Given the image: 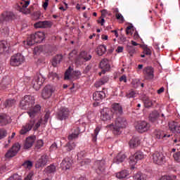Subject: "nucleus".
<instances>
[{
  "mask_svg": "<svg viewBox=\"0 0 180 180\" xmlns=\"http://www.w3.org/2000/svg\"><path fill=\"white\" fill-rule=\"evenodd\" d=\"M98 56H103L106 53V46L100 45L96 49Z\"/></svg>",
  "mask_w": 180,
  "mask_h": 180,
  "instance_id": "obj_35",
  "label": "nucleus"
},
{
  "mask_svg": "<svg viewBox=\"0 0 180 180\" xmlns=\"http://www.w3.org/2000/svg\"><path fill=\"white\" fill-rule=\"evenodd\" d=\"M72 68L70 66L65 72L64 79H70V76L71 75V72H72Z\"/></svg>",
  "mask_w": 180,
  "mask_h": 180,
  "instance_id": "obj_44",
  "label": "nucleus"
},
{
  "mask_svg": "<svg viewBox=\"0 0 180 180\" xmlns=\"http://www.w3.org/2000/svg\"><path fill=\"white\" fill-rule=\"evenodd\" d=\"M92 68L91 65H88L85 69L83 71V74H88L89 71H91V69Z\"/></svg>",
  "mask_w": 180,
  "mask_h": 180,
  "instance_id": "obj_58",
  "label": "nucleus"
},
{
  "mask_svg": "<svg viewBox=\"0 0 180 180\" xmlns=\"http://www.w3.org/2000/svg\"><path fill=\"white\" fill-rule=\"evenodd\" d=\"M70 117V110L66 107H60L56 112L58 120H67Z\"/></svg>",
  "mask_w": 180,
  "mask_h": 180,
  "instance_id": "obj_4",
  "label": "nucleus"
},
{
  "mask_svg": "<svg viewBox=\"0 0 180 180\" xmlns=\"http://www.w3.org/2000/svg\"><path fill=\"white\" fill-rule=\"evenodd\" d=\"M44 39V32H35V34H31L30 37L27 38V46H33L36 43H41Z\"/></svg>",
  "mask_w": 180,
  "mask_h": 180,
  "instance_id": "obj_2",
  "label": "nucleus"
},
{
  "mask_svg": "<svg viewBox=\"0 0 180 180\" xmlns=\"http://www.w3.org/2000/svg\"><path fill=\"white\" fill-rule=\"evenodd\" d=\"M41 109V106L40 105H36L32 110H30L27 113L31 117V119H33L36 117V115L39 112V111Z\"/></svg>",
  "mask_w": 180,
  "mask_h": 180,
  "instance_id": "obj_25",
  "label": "nucleus"
},
{
  "mask_svg": "<svg viewBox=\"0 0 180 180\" xmlns=\"http://www.w3.org/2000/svg\"><path fill=\"white\" fill-rule=\"evenodd\" d=\"M8 134L6 129H0V140L2 139H5V136Z\"/></svg>",
  "mask_w": 180,
  "mask_h": 180,
  "instance_id": "obj_51",
  "label": "nucleus"
},
{
  "mask_svg": "<svg viewBox=\"0 0 180 180\" xmlns=\"http://www.w3.org/2000/svg\"><path fill=\"white\" fill-rule=\"evenodd\" d=\"M16 19V15L11 11H5L1 13V22H11Z\"/></svg>",
  "mask_w": 180,
  "mask_h": 180,
  "instance_id": "obj_12",
  "label": "nucleus"
},
{
  "mask_svg": "<svg viewBox=\"0 0 180 180\" xmlns=\"http://www.w3.org/2000/svg\"><path fill=\"white\" fill-rule=\"evenodd\" d=\"M176 124H178L177 122H172L169 123V129L171 131H174L175 130V127H176Z\"/></svg>",
  "mask_w": 180,
  "mask_h": 180,
  "instance_id": "obj_49",
  "label": "nucleus"
},
{
  "mask_svg": "<svg viewBox=\"0 0 180 180\" xmlns=\"http://www.w3.org/2000/svg\"><path fill=\"white\" fill-rule=\"evenodd\" d=\"M100 68L102 70V73L105 74L106 71L110 70V65L109 64V60L104 58L103 59L99 64Z\"/></svg>",
  "mask_w": 180,
  "mask_h": 180,
  "instance_id": "obj_16",
  "label": "nucleus"
},
{
  "mask_svg": "<svg viewBox=\"0 0 180 180\" xmlns=\"http://www.w3.org/2000/svg\"><path fill=\"white\" fill-rule=\"evenodd\" d=\"M165 137H171V135L169 134H163V135H161L160 134H157V139H165Z\"/></svg>",
  "mask_w": 180,
  "mask_h": 180,
  "instance_id": "obj_61",
  "label": "nucleus"
},
{
  "mask_svg": "<svg viewBox=\"0 0 180 180\" xmlns=\"http://www.w3.org/2000/svg\"><path fill=\"white\" fill-rule=\"evenodd\" d=\"M16 155L14 154L13 151L11 149H9L5 155L6 158H13Z\"/></svg>",
  "mask_w": 180,
  "mask_h": 180,
  "instance_id": "obj_47",
  "label": "nucleus"
},
{
  "mask_svg": "<svg viewBox=\"0 0 180 180\" xmlns=\"http://www.w3.org/2000/svg\"><path fill=\"white\" fill-rule=\"evenodd\" d=\"M114 134H120L123 129L127 127V120L122 116H118L115 120V123L112 124Z\"/></svg>",
  "mask_w": 180,
  "mask_h": 180,
  "instance_id": "obj_1",
  "label": "nucleus"
},
{
  "mask_svg": "<svg viewBox=\"0 0 180 180\" xmlns=\"http://www.w3.org/2000/svg\"><path fill=\"white\" fill-rule=\"evenodd\" d=\"M133 27V25H129L127 28H126V34H130L131 33V28Z\"/></svg>",
  "mask_w": 180,
  "mask_h": 180,
  "instance_id": "obj_62",
  "label": "nucleus"
},
{
  "mask_svg": "<svg viewBox=\"0 0 180 180\" xmlns=\"http://www.w3.org/2000/svg\"><path fill=\"white\" fill-rule=\"evenodd\" d=\"M25 62V56L20 53H16L11 56L10 60V64L12 67H19Z\"/></svg>",
  "mask_w": 180,
  "mask_h": 180,
  "instance_id": "obj_5",
  "label": "nucleus"
},
{
  "mask_svg": "<svg viewBox=\"0 0 180 180\" xmlns=\"http://www.w3.org/2000/svg\"><path fill=\"white\" fill-rule=\"evenodd\" d=\"M127 51L129 53V56L133 57V55L136 53V48L133 45L127 46Z\"/></svg>",
  "mask_w": 180,
  "mask_h": 180,
  "instance_id": "obj_42",
  "label": "nucleus"
},
{
  "mask_svg": "<svg viewBox=\"0 0 180 180\" xmlns=\"http://www.w3.org/2000/svg\"><path fill=\"white\" fill-rule=\"evenodd\" d=\"M142 101L143 102V105H144L145 108L148 109V108H151V106H153V101H151V100H150V98H148L147 96L143 97Z\"/></svg>",
  "mask_w": 180,
  "mask_h": 180,
  "instance_id": "obj_34",
  "label": "nucleus"
},
{
  "mask_svg": "<svg viewBox=\"0 0 180 180\" xmlns=\"http://www.w3.org/2000/svg\"><path fill=\"white\" fill-rule=\"evenodd\" d=\"M34 120H30L25 126L22 127L21 130L20 131V134L23 135L26 134L27 131H30L32 129H33V126H34Z\"/></svg>",
  "mask_w": 180,
  "mask_h": 180,
  "instance_id": "obj_20",
  "label": "nucleus"
},
{
  "mask_svg": "<svg viewBox=\"0 0 180 180\" xmlns=\"http://www.w3.org/2000/svg\"><path fill=\"white\" fill-rule=\"evenodd\" d=\"M135 96H136V92H134V91H129L126 94V98H127L128 99H131V98H134Z\"/></svg>",
  "mask_w": 180,
  "mask_h": 180,
  "instance_id": "obj_50",
  "label": "nucleus"
},
{
  "mask_svg": "<svg viewBox=\"0 0 180 180\" xmlns=\"http://www.w3.org/2000/svg\"><path fill=\"white\" fill-rule=\"evenodd\" d=\"M11 122V116L5 113L0 114V126H6V124H9Z\"/></svg>",
  "mask_w": 180,
  "mask_h": 180,
  "instance_id": "obj_18",
  "label": "nucleus"
},
{
  "mask_svg": "<svg viewBox=\"0 0 180 180\" xmlns=\"http://www.w3.org/2000/svg\"><path fill=\"white\" fill-rule=\"evenodd\" d=\"M9 46L8 45V42L6 41H0V54H4L6 51H8V48Z\"/></svg>",
  "mask_w": 180,
  "mask_h": 180,
  "instance_id": "obj_30",
  "label": "nucleus"
},
{
  "mask_svg": "<svg viewBox=\"0 0 180 180\" xmlns=\"http://www.w3.org/2000/svg\"><path fill=\"white\" fill-rule=\"evenodd\" d=\"M34 141H36V136H28L24 143L25 150L32 148V147H33V144H34Z\"/></svg>",
  "mask_w": 180,
  "mask_h": 180,
  "instance_id": "obj_17",
  "label": "nucleus"
},
{
  "mask_svg": "<svg viewBox=\"0 0 180 180\" xmlns=\"http://www.w3.org/2000/svg\"><path fill=\"white\" fill-rule=\"evenodd\" d=\"M135 129L139 131V133H145V131H148L150 129V124L146 121H141L138 122L135 126Z\"/></svg>",
  "mask_w": 180,
  "mask_h": 180,
  "instance_id": "obj_13",
  "label": "nucleus"
},
{
  "mask_svg": "<svg viewBox=\"0 0 180 180\" xmlns=\"http://www.w3.org/2000/svg\"><path fill=\"white\" fill-rule=\"evenodd\" d=\"M112 119H113V111L110 108H103L101 111V120L103 122H109Z\"/></svg>",
  "mask_w": 180,
  "mask_h": 180,
  "instance_id": "obj_7",
  "label": "nucleus"
},
{
  "mask_svg": "<svg viewBox=\"0 0 180 180\" xmlns=\"http://www.w3.org/2000/svg\"><path fill=\"white\" fill-rule=\"evenodd\" d=\"M153 161L158 165H164L165 164V156L162 153L155 152L153 154Z\"/></svg>",
  "mask_w": 180,
  "mask_h": 180,
  "instance_id": "obj_10",
  "label": "nucleus"
},
{
  "mask_svg": "<svg viewBox=\"0 0 180 180\" xmlns=\"http://www.w3.org/2000/svg\"><path fill=\"white\" fill-rule=\"evenodd\" d=\"M120 82H127V77L126 75H122L120 77Z\"/></svg>",
  "mask_w": 180,
  "mask_h": 180,
  "instance_id": "obj_64",
  "label": "nucleus"
},
{
  "mask_svg": "<svg viewBox=\"0 0 180 180\" xmlns=\"http://www.w3.org/2000/svg\"><path fill=\"white\" fill-rule=\"evenodd\" d=\"M126 155L119 153L115 158H114L113 161L115 164H120V162H123L124 160H126Z\"/></svg>",
  "mask_w": 180,
  "mask_h": 180,
  "instance_id": "obj_31",
  "label": "nucleus"
},
{
  "mask_svg": "<svg viewBox=\"0 0 180 180\" xmlns=\"http://www.w3.org/2000/svg\"><path fill=\"white\" fill-rule=\"evenodd\" d=\"M143 74L146 79H153L154 78V70L152 67H146L143 69Z\"/></svg>",
  "mask_w": 180,
  "mask_h": 180,
  "instance_id": "obj_21",
  "label": "nucleus"
},
{
  "mask_svg": "<svg viewBox=\"0 0 180 180\" xmlns=\"http://www.w3.org/2000/svg\"><path fill=\"white\" fill-rule=\"evenodd\" d=\"M80 131L79 127L73 128L72 129V133L68 136L69 141H72V140H75V139H78Z\"/></svg>",
  "mask_w": 180,
  "mask_h": 180,
  "instance_id": "obj_22",
  "label": "nucleus"
},
{
  "mask_svg": "<svg viewBox=\"0 0 180 180\" xmlns=\"http://www.w3.org/2000/svg\"><path fill=\"white\" fill-rule=\"evenodd\" d=\"M115 18L118 20H121V23H123L124 22V18L120 13H116L115 14Z\"/></svg>",
  "mask_w": 180,
  "mask_h": 180,
  "instance_id": "obj_52",
  "label": "nucleus"
},
{
  "mask_svg": "<svg viewBox=\"0 0 180 180\" xmlns=\"http://www.w3.org/2000/svg\"><path fill=\"white\" fill-rule=\"evenodd\" d=\"M34 105V98L30 95H26L20 102V108L26 110Z\"/></svg>",
  "mask_w": 180,
  "mask_h": 180,
  "instance_id": "obj_3",
  "label": "nucleus"
},
{
  "mask_svg": "<svg viewBox=\"0 0 180 180\" xmlns=\"http://www.w3.org/2000/svg\"><path fill=\"white\" fill-rule=\"evenodd\" d=\"M56 91V88L51 84L44 86L41 91L42 99H50L53 94Z\"/></svg>",
  "mask_w": 180,
  "mask_h": 180,
  "instance_id": "obj_6",
  "label": "nucleus"
},
{
  "mask_svg": "<svg viewBox=\"0 0 180 180\" xmlns=\"http://www.w3.org/2000/svg\"><path fill=\"white\" fill-rule=\"evenodd\" d=\"M106 98V94L103 91H96L93 94L94 101H102Z\"/></svg>",
  "mask_w": 180,
  "mask_h": 180,
  "instance_id": "obj_23",
  "label": "nucleus"
},
{
  "mask_svg": "<svg viewBox=\"0 0 180 180\" xmlns=\"http://www.w3.org/2000/svg\"><path fill=\"white\" fill-rule=\"evenodd\" d=\"M49 162V156L47 155H43L41 158L36 162L35 168H43L46 167Z\"/></svg>",
  "mask_w": 180,
  "mask_h": 180,
  "instance_id": "obj_15",
  "label": "nucleus"
},
{
  "mask_svg": "<svg viewBox=\"0 0 180 180\" xmlns=\"http://www.w3.org/2000/svg\"><path fill=\"white\" fill-rule=\"evenodd\" d=\"M160 180H174V177L171 176H162V178L160 179Z\"/></svg>",
  "mask_w": 180,
  "mask_h": 180,
  "instance_id": "obj_59",
  "label": "nucleus"
},
{
  "mask_svg": "<svg viewBox=\"0 0 180 180\" xmlns=\"http://www.w3.org/2000/svg\"><path fill=\"white\" fill-rule=\"evenodd\" d=\"M143 54H145L146 56H151V49H150V48H146V49H143Z\"/></svg>",
  "mask_w": 180,
  "mask_h": 180,
  "instance_id": "obj_57",
  "label": "nucleus"
},
{
  "mask_svg": "<svg viewBox=\"0 0 180 180\" xmlns=\"http://www.w3.org/2000/svg\"><path fill=\"white\" fill-rule=\"evenodd\" d=\"M22 167L24 168H28V169H30L33 167V162L30 160H26L24 163H22Z\"/></svg>",
  "mask_w": 180,
  "mask_h": 180,
  "instance_id": "obj_45",
  "label": "nucleus"
},
{
  "mask_svg": "<svg viewBox=\"0 0 180 180\" xmlns=\"http://www.w3.org/2000/svg\"><path fill=\"white\" fill-rule=\"evenodd\" d=\"M99 131H101V127H96L94 134H91L92 136V141L96 143L98 137V134H99Z\"/></svg>",
  "mask_w": 180,
  "mask_h": 180,
  "instance_id": "obj_40",
  "label": "nucleus"
},
{
  "mask_svg": "<svg viewBox=\"0 0 180 180\" xmlns=\"http://www.w3.org/2000/svg\"><path fill=\"white\" fill-rule=\"evenodd\" d=\"M144 159V153L141 151H137L134 155L129 158V164L131 166V169H134V165L137 164V161H140Z\"/></svg>",
  "mask_w": 180,
  "mask_h": 180,
  "instance_id": "obj_8",
  "label": "nucleus"
},
{
  "mask_svg": "<svg viewBox=\"0 0 180 180\" xmlns=\"http://www.w3.org/2000/svg\"><path fill=\"white\" fill-rule=\"evenodd\" d=\"M49 78H52V79H54V78H58V75L54 72H51L49 74Z\"/></svg>",
  "mask_w": 180,
  "mask_h": 180,
  "instance_id": "obj_54",
  "label": "nucleus"
},
{
  "mask_svg": "<svg viewBox=\"0 0 180 180\" xmlns=\"http://www.w3.org/2000/svg\"><path fill=\"white\" fill-rule=\"evenodd\" d=\"M41 124V120H39L34 125L33 130L34 131H36L39 127H40V125Z\"/></svg>",
  "mask_w": 180,
  "mask_h": 180,
  "instance_id": "obj_56",
  "label": "nucleus"
},
{
  "mask_svg": "<svg viewBox=\"0 0 180 180\" xmlns=\"http://www.w3.org/2000/svg\"><path fill=\"white\" fill-rule=\"evenodd\" d=\"M71 159H70V158H65L60 163L62 169L65 170L70 169V168H71Z\"/></svg>",
  "mask_w": 180,
  "mask_h": 180,
  "instance_id": "obj_26",
  "label": "nucleus"
},
{
  "mask_svg": "<svg viewBox=\"0 0 180 180\" xmlns=\"http://www.w3.org/2000/svg\"><path fill=\"white\" fill-rule=\"evenodd\" d=\"M11 82V80L9 77H4L1 83V89H6V88H9Z\"/></svg>",
  "mask_w": 180,
  "mask_h": 180,
  "instance_id": "obj_28",
  "label": "nucleus"
},
{
  "mask_svg": "<svg viewBox=\"0 0 180 180\" xmlns=\"http://www.w3.org/2000/svg\"><path fill=\"white\" fill-rule=\"evenodd\" d=\"M149 121L151 123H155V122H158V119H160V112L157 110L152 111L148 116Z\"/></svg>",
  "mask_w": 180,
  "mask_h": 180,
  "instance_id": "obj_24",
  "label": "nucleus"
},
{
  "mask_svg": "<svg viewBox=\"0 0 180 180\" xmlns=\"http://www.w3.org/2000/svg\"><path fill=\"white\" fill-rule=\"evenodd\" d=\"M173 133H174V134H180V124H179L178 123L176 125V127L174 128Z\"/></svg>",
  "mask_w": 180,
  "mask_h": 180,
  "instance_id": "obj_53",
  "label": "nucleus"
},
{
  "mask_svg": "<svg viewBox=\"0 0 180 180\" xmlns=\"http://www.w3.org/2000/svg\"><path fill=\"white\" fill-rule=\"evenodd\" d=\"M140 143V138L134 136L129 142V147L130 148H136V147H139Z\"/></svg>",
  "mask_w": 180,
  "mask_h": 180,
  "instance_id": "obj_27",
  "label": "nucleus"
},
{
  "mask_svg": "<svg viewBox=\"0 0 180 180\" xmlns=\"http://www.w3.org/2000/svg\"><path fill=\"white\" fill-rule=\"evenodd\" d=\"M53 26V22L50 20L39 21L34 24L35 29H50Z\"/></svg>",
  "mask_w": 180,
  "mask_h": 180,
  "instance_id": "obj_11",
  "label": "nucleus"
},
{
  "mask_svg": "<svg viewBox=\"0 0 180 180\" xmlns=\"http://www.w3.org/2000/svg\"><path fill=\"white\" fill-rule=\"evenodd\" d=\"M80 57L81 58H83V60H85V61H89L91 58H92V56L89 54L86 51H84L80 53Z\"/></svg>",
  "mask_w": 180,
  "mask_h": 180,
  "instance_id": "obj_39",
  "label": "nucleus"
},
{
  "mask_svg": "<svg viewBox=\"0 0 180 180\" xmlns=\"http://www.w3.org/2000/svg\"><path fill=\"white\" fill-rule=\"evenodd\" d=\"M102 85H104V84L102 83V82L101 80L96 82V83L94 84V86L96 88H101V86H102Z\"/></svg>",
  "mask_w": 180,
  "mask_h": 180,
  "instance_id": "obj_60",
  "label": "nucleus"
},
{
  "mask_svg": "<svg viewBox=\"0 0 180 180\" xmlns=\"http://www.w3.org/2000/svg\"><path fill=\"white\" fill-rule=\"evenodd\" d=\"M129 175H130V174L127 170H122L116 174V176L118 178V179H123L124 178H127Z\"/></svg>",
  "mask_w": 180,
  "mask_h": 180,
  "instance_id": "obj_32",
  "label": "nucleus"
},
{
  "mask_svg": "<svg viewBox=\"0 0 180 180\" xmlns=\"http://www.w3.org/2000/svg\"><path fill=\"white\" fill-rule=\"evenodd\" d=\"M7 180H22V176L18 174H14L10 176Z\"/></svg>",
  "mask_w": 180,
  "mask_h": 180,
  "instance_id": "obj_46",
  "label": "nucleus"
},
{
  "mask_svg": "<svg viewBox=\"0 0 180 180\" xmlns=\"http://www.w3.org/2000/svg\"><path fill=\"white\" fill-rule=\"evenodd\" d=\"M112 115H117L118 116H122L123 115V107L119 103H114L112 105Z\"/></svg>",
  "mask_w": 180,
  "mask_h": 180,
  "instance_id": "obj_19",
  "label": "nucleus"
},
{
  "mask_svg": "<svg viewBox=\"0 0 180 180\" xmlns=\"http://www.w3.org/2000/svg\"><path fill=\"white\" fill-rule=\"evenodd\" d=\"M63 60V55H56L55 56L52 60L51 64L53 67H57L60 63Z\"/></svg>",
  "mask_w": 180,
  "mask_h": 180,
  "instance_id": "obj_29",
  "label": "nucleus"
},
{
  "mask_svg": "<svg viewBox=\"0 0 180 180\" xmlns=\"http://www.w3.org/2000/svg\"><path fill=\"white\" fill-rule=\"evenodd\" d=\"M94 165L96 167V172L98 175H102L105 173V160L96 161Z\"/></svg>",
  "mask_w": 180,
  "mask_h": 180,
  "instance_id": "obj_14",
  "label": "nucleus"
},
{
  "mask_svg": "<svg viewBox=\"0 0 180 180\" xmlns=\"http://www.w3.org/2000/svg\"><path fill=\"white\" fill-rule=\"evenodd\" d=\"M100 81L105 85V84H107V82H109V77L108 76H104L100 79Z\"/></svg>",
  "mask_w": 180,
  "mask_h": 180,
  "instance_id": "obj_55",
  "label": "nucleus"
},
{
  "mask_svg": "<svg viewBox=\"0 0 180 180\" xmlns=\"http://www.w3.org/2000/svg\"><path fill=\"white\" fill-rule=\"evenodd\" d=\"M46 79L41 75V74H38L34 77V80L32 81L33 88L35 91H39L41 88V85L44 84Z\"/></svg>",
  "mask_w": 180,
  "mask_h": 180,
  "instance_id": "obj_9",
  "label": "nucleus"
},
{
  "mask_svg": "<svg viewBox=\"0 0 180 180\" xmlns=\"http://www.w3.org/2000/svg\"><path fill=\"white\" fill-rule=\"evenodd\" d=\"M15 103H16V100H15V98H10V99L6 100L4 105L5 108H12V106H15Z\"/></svg>",
  "mask_w": 180,
  "mask_h": 180,
  "instance_id": "obj_33",
  "label": "nucleus"
},
{
  "mask_svg": "<svg viewBox=\"0 0 180 180\" xmlns=\"http://www.w3.org/2000/svg\"><path fill=\"white\" fill-rule=\"evenodd\" d=\"M11 150H12L13 153H14V154L16 155V154H18V153H19V150H20V144H14L11 148Z\"/></svg>",
  "mask_w": 180,
  "mask_h": 180,
  "instance_id": "obj_43",
  "label": "nucleus"
},
{
  "mask_svg": "<svg viewBox=\"0 0 180 180\" xmlns=\"http://www.w3.org/2000/svg\"><path fill=\"white\" fill-rule=\"evenodd\" d=\"M23 2H25L24 4H22V7L20 8V11L22 12V13H30V11L26 9L29 5H30V1H25L22 0Z\"/></svg>",
  "mask_w": 180,
  "mask_h": 180,
  "instance_id": "obj_36",
  "label": "nucleus"
},
{
  "mask_svg": "<svg viewBox=\"0 0 180 180\" xmlns=\"http://www.w3.org/2000/svg\"><path fill=\"white\" fill-rule=\"evenodd\" d=\"M134 180H146V174L139 172L136 174L134 175Z\"/></svg>",
  "mask_w": 180,
  "mask_h": 180,
  "instance_id": "obj_41",
  "label": "nucleus"
},
{
  "mask_svg": "<svg viewBox=\"0 0 180 180\" xmlns=\"http://www.w3.org/2000/svg\"><path fill=\"white\" fill-rule=\"evenodd\" d=\"M44 145V142H43V140L41 139L38 140L35 145L36 150H40V148L42 147Z\"/></svg>",
  "mask_w": 180,
  "mask_h": 180,
  "instance_id": "obj_48",
  "label": "nucleus"
},
{
  "mask_svg": "<svg viewBox=\"0 0 180 180\" xmlns=\"http://www.w3.org/2000/svg\"><path fill=\"white\" fill-rule=\"evenodd\" d=\"M106 15H108V10L103 9L101 11V18H106Z\"/></svg>",
  "mask_w": 180,
  "mask_h": 180,
  "instance_id": "obj_63",
  "label": "nucleus"
},
{
  "mask_svg": "<svg viewBox=\"0 0 180 180\" xmlns=\"http://www.w3.org/2000/svg\"><path fill=\"white\" fill-rule=\"evenodd\" d=\"M44 171L46 174H54L57 171V167L54 165H51L45 168Z\"/></svg>",
  "mask_w": 180,
  "mask_h": 180,
  "instance_id": "obj_37",
  "label": "nucleus"
},
{
  "mask_svg": "<svg viewBox=\"0 0 180 180\" xmlns=\"http://www.w3.org/2000/svg\"><path fill=\"white\" fill-rule=\"evenodd\" d=\"M65 147L66 148L67 151H72V150H74L75 147H77V145L75 144V143L70 141L65 144Z\"/></svg>",
  "mask_w": 180,
  "mask_h": 180,
  "instance_id": "obj_38",
  "label": "nucleus"
}]
</instances>
